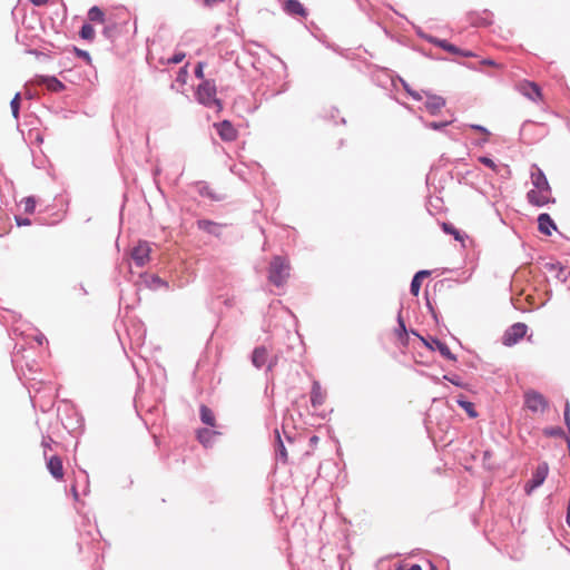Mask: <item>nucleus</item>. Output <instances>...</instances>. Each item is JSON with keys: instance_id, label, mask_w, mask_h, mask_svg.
Instances as JSON below:
<instances>
[{"instance_id": "f257e3e1", "label": "nucleus", "mask_w": 570, "mask_h": 570, "mask_svg": "<svg viewBox=\"0 0 570 570\" xmlns=\"http://www.w3.org/2000/svg\"><path fill=\"white\" fill-rule=\"evenodd\" d=\"M197 100L206 107L222 109L220 101L216 98V86L213 80H204L196 90Z\"/></svg>"}, {"instance_id": "f03ea898", "label": "nucleus", "mask_w": 570, "mask_h": 570, "mask_svg": "<svg viewBox=\"0 0 570 570\" xmlns=\"http://www.w3.org/2000/svg\"><path fill=\"white\" fill-rule=\"evenodd\" d=\"M289 276V265L282 257H275L269 267V281L276 286L283 285Z\"/></svg>"}, {"instance_id": "7ed1b4c3", "label": "nucleus", "mask_w": 570, "mask_h": 570, "mask_svg": "<svg viewBox=\"0 0 570 570\" xmlns=\"http://www.w3.org/2000/svg\"><path fill=\"white\" fill-rule=\"evenodd\" d=\"M524 406L533 413H543L548 406V400L535 390H527L524 392Z\"/></svg>"}, {"instance_id": "20e7f679", "label": "nucleus", "mask_w": 570, "mask_h": 570, "mask_svg": "<svg viewBox=\"0 0 570 570\" xmlns=\"http://www.w3.org/2000/svg\"><path fill=\"white\" fill-rule=\"evenodd\" d=\"M527 325L523 323H515L510 326L503 334L502 343L505 346H512L520 342L527 334Z\"/></svg>"}, {"instance_id": "39448f33", "label": "nucleus", "mask_w": 570, "mask_h": 570, "mask_svg": "<svg viewBox=\"0 0 570 570\" xmlns=\"http://www.w3.org/2000/svg\"><path fill=\"white\" fill-rule=\"evenodd\" d=\"M548 473H549V466H548V463L543 462V463H540L533 474H532V478L527 482L525 487H524V491L530 494L534 489H537L538 487H540L544 480L547 479L548 476Z\"/></svg>"}, {"instance_id": "423d86ee", "label": "nucleus", "mask_w": 570, "mask_h": 570, "mask_svg": "<svg viewBox=\"0 0 570 570\" xmlns=\"http://www.w3.org/2000/svg\"><path fill=\"white\" fill-rule=\"evenodd\" d=\"M151 248L147 242H139L131 252V257L137 266H145L150 259Z\"/></svg>"}, {"instance_id": "0eeeda50", "label": "nucleus", "mask_w": 570, "mask_h": 570, "mask_svg": "<svg viewBox=\"0 0 570 570\" xmlns=\"http://www.w3.org/2000/svg\"><path fill=\"white\" fill-rule=\"evenodd\" d=\"M528 202L534 206L542 207L553 202L551 191H543L542 189H531L527 194Z\"/></svg>"}, {"instance_id": "6e6552de", "label": "nucleus", "mask_w": 570, "mask_h": 570, "mask_svg": "<svg viewBox=\"0 0 570 570\" xmlns=\"http://www.w3.org/2000/svg\"><path fill=\"white\" fill-rule=\"evenodd\" d=\"M518 89L531 100H542L541 89L535 82L523 80L518 85Z\"/></svg>"}, {"instance_id": "1a4fd4ad", "label": "nucleus", "mask_w": 570, "mask_h": 570, "mask_svg": "<svg viewBox=\"0 0 570 570\" xmlns=\"http://www.w3.org/2000/svg\"><path fill=\"white\" fill-rule=\"evenodd\" d=\"M531 183L535 189H542L546 193L551 191L550 184L544 173L537 165H533L532 167Z\"/></svg>"}, {"instance_id": "9d476101", "label": "nucleus", "mask_w": 570, "mask_h": 570, "mask_svg": "<svg viewBox=\"0 0 570 570\" xmlns=\"http://www.w3.org/2000/svg\"><path fill=\"white\" fill-rule=\"evenodd\" d=\"M219 137L225 141H234L237 138V130L228 120L215 124Z\"/></svg>"}, {"instance_id": "9b49d317", "label": "nucleus", "mask_w": 570, "mask_h": 570, "mask_svg": "<svg viewBox=\"0 0 570 570\" xmlns=\"http://www.w3.org/2000/svg\"><path fill=\"white\" fill-rule=\"evenodd\" d=\"M424 344L432 351H439L440 354L446 360H456L454 354L450 351L449 346L438 338L432 337L430 341H424Z\"/></svg>"}, {"instance_id": "f8f14e48", "label": "nucleus", "mask_w": 570, "mask_h": 570, "mask_svg": "<svg viewBox=\"0 0 570 570\" xmlns=\"http://www.w3.org/2000/svg\"><path fill=\"white\" fill-rule=\"evenodd\" d=\"M431 42L452 55H460L463 57H474L475 56L472 51L462 50V49L458 48L456 46L448 42L446 40L433 38V39H431Z\"/></svg>"}, {"instance_id": "ddd939ff", "label": "nucleus", "mask_w": 570, "mask_h": 570, "mask_svg": "<svg viewBox=\"0 0 570 570\" xmlns=\"http://www.w3.org/2000/svg\"><path fill=\"white\" fill-rule=\"evenodd\" d=\"M37 85H45L48 90L59 92L65 89V85L56 77L37 76L33 80Z\"/></svg>"}, {"instance_id": "4468645a", "label": "nucleus", "mask_w": 570, "mask_h": 570, "mask_svg": "<svg viewBox=\"0 0 570 570\" xmlns=\"http://www.w3.org/2000/svg\"><path fill=\"white\" fill-rule=\"evenodd\" d=\"M196 225H197L198 229H200L207 234L214 235L216 237H219L222 234L223 225L219 223H216V222H213L209 219H198Z\"/></svg>"}, {"instance_id": "2eb2a0df", "label": "nucleus", "mask_w": 570, "mask_h": 570, "mask_svg": "<svg viewBox=\"0 0 570 570\" xmlns=\"http://www.w3.org/2000/svg\"><path fill=\"white\" fill-rule=\"evenodd\" d=\"M47 469L49 470L50 474L57 479L62 480L63 479V465L62 460L58 455L51 456L47 462Z\"/></svg>"}, {"instance_id": "dca6fc26", "label": "nucleus", "mask_w": 570, "mask_h": 570, "mask_svg": "<svg viewBox=\"0 0 570 570\" xmlns=\"http://www.w3.org/2000/svg\"><path fill=\"white\" fill-rule=\"evenodd\" d=\"M326 400V392L322 389L320 382L314 381L311 391V403L313 407H318L324 404Z\"/></svg>"}, {"instance_id": "f3484780", "label": "nucleus", "mask_w": 570, "mask_h": 570, "mask_svg": "<svg viewBox=\"0 0 570 570\" xmlns=\"http://www.w3.org/2000/svg\"><path fill=\"white\" fill-rule=\"evenodd\" d=\"M284 10L291 16H298L302 18L307 16L306 9L298 0H286L284 2Z\"/></svg>"}, {"instance_id": "a211bd4d", "label": "nucleus", "mask_w": 570, "mask_h": 570, "mask_svg": "<svg viewBox=\"0 0 570 570\" xmlns=\"http://www.w3.org/2000/svg\"><path fill=\"white\" fill-rule=\"evenodd\" d=\"M444 106H445L444 98H442L440 96H435V95H428L426 101H425V107L432 115L438 114Z\"/></svg>"}, {"instance_id": "6ab92c4d", "label": "nucleus", "mask_w": 570, "mask_h": 570, "mask_svg": "<svg viewBox=\"0 0 570 570\" xmlns=\"http://www.w3.org/2000/svg\"><path fill=\"white\" fill-rule=\"evenodd\" d=\"M538 227H539V230L544 235H551V230L556 229V225H554L553 220L546 213L539 215Z\"/></svg>"}, {"instance_id": "aec40b11", "label": "nucleus", "mask_w": 570, "mask_h": 570, "mask_svg": "<svg viewBox=\"0 0 570 570\" xmlns=\"http://www.w3.org/2000/svg\"><path fill=\"white\" fill-rule=\"evenodd\" d=\"M267 358L268 352L265 347H257L254 350L252 355V362L256 367L261 368L263 365H265Z\"/></svg>"}, {"instance_id": "412c9836", "label": "nucleus", "mask_w": 570, "mask_h": 570, "mask_svg": "<svg viewBox=\"0 0 570 570\" xmlns=\"http://www.w3.org/2000/svg\"><path fill=\"white\" fill-rule=\"evenodd\" d=\"M429 275H430L429 271H420V272H417L414 275V277H413V279L411 282V289H410L412 295H414V296L419 295L420 288H421V284H422V279L424 277H428Z\"/></svg>"}, {"instance_id": "4be33fe9", "label": "nucleus", "mask_w": 570, "mask_h": 570, "mask_svg": "<svg viewBox=\"0 0 570 570\" xmlns=\"http://www.w3.org/2000/svg\"><path fill=\"white\" fill-rule=\"evenodd\" d=\"M200 419L204 424L209 425V426H215V423H216L215 415L212 412V410L209 407H207L206 405L200 406Z\"/></svg>"}, {"instance_id": "5701e85b", "label": "nucleus", "mask_w": 570, "mask_h": 570, "mask_svg": "<svg viewBox=\"0 0 570 570\" xmlns=\"http://www.w3.org/2000/svg\"><path fill=\"white\" fill-rule=\"evenodd\" d=\"M215 434H217L215 431L202 429L197 432V439L203 445L208 446Z\"/></svg>"}, {"instance_id": "b1692460", "label": "nucleus", "mask_w": 570, "mask_h": 570, "mask_svg": "<svg viewBox=\"0 0 570 570\" xmlns=\"http://www.w3.org/2000/svg\"><path fill=\"white\" fill-rule=\"evenodd\" d=\"M441 227L444 233L452 235L455 238V240H458L460 243L464 242V236L462 235V233L459 229H456L452 224L442 223Z\"/></svg>"}, {"instance_id": "393cba45", "label": "nucleus", "mask_w": 570, "mask_h": 570, "mask_svg": "<svg viewBox=\"0 0 570 570\" xmlns=\"http://www.w3.org/2000/svg\"><path fill=\"white\" fill-rule=\"evenodd\" d=\"M88 18L92 22L104 23L105 22V13L99 7H92L88 11Z\"/></svg>"}, {"instance_id": "a878e982", "label": "nucleus", "mask_w": 570, "mask_h": 570, "mask_svg": "<svg viewBox=\"0 0 570 570\" xmlns=\"http://www.w3.org/2000/svg\"><path fill=\"white\" fill-rule=\"evenodd\" d=\"M80 37L85 40H92L95 38V29L91 24H83L80 30Z\"/></svg>"}, {"instance_id": "bb28decb", "label": "nucleus", "mask_w": 570, "mask_h": 570, "mask_svg": "<svg viewBox=\"0 0 570 570\" xmlns=\"http://www.w3.org/2000/svg\"><path fill=\"white\" fill-rule=\"evenodd\" d=\"M458 403L461 407H463L470 417H476L478 413L474 410L473 403L464 400H458Z\"/></svg>"}, {"instance_id": "cd10ccee", "label": "nucleus", "mask_w": 570, "mask_h": 570, "mask_svg": "<svg viewBox=\"0 0 570 570\" xmlns=\"http://www.w3.org/2000/svg\"><path fill=\"white\" fill-rule=\"evenodd\" d=\"M484 13L487 14V17H484V18H481V17L474 18L473 13H471L472 23L476 24V26H490L492 23V19L488 11H484Z\"/></svg>"}, {"instance_id": "c85d7f7f", "label": "nucleus", "mask_w": 570, "mask_h": 570, "mask_svg": "<svg viewBox=\"0 0 570 570\" xmlns=\"http://www.w3.org/2000/svg\"><path fill=\"white\" fill-rule=\"evenodd\" d=\"M21 204L23 205V209L28 214H32L36 208V199L33 197H26L21 200Z\"/></svg>"}, {"instance_id": "c756f323", "label": "nucleus", "mask_w": 570, "mask_h": 570, "mask_svg": "<svg viewBox=\"0 0 570 570\" xmlns=\"http://www.w3.org/2000/svg\"><path fill=\"white\" fill-rule=\"evenodd\" d=\"M10 107L12 110V115L16 119L19 117V109H20V94H16L13 99L10 102Z\"/></svg>"}, {"instance_id": "7c9ffc66", "label": "nucleus", "mask_w": 570, "mask_h": 570, "mask_svg": "<svg viewBox=\"0 0 570 570\" xmlns=\"http://www.w3.org/2000/svg\"><path fill=\"white\" fill-rule=\"evenodd\" d=\"M479 161L492 169L494 173L499 171V166L491 158L482 156L479 158Z\"/></svg>"}, {"instance_id": "2f4dec72", "label": "nucleus", "mask_w": 570, "mask_h": 570, "mask_svg": "<svg viewBox=\"0 0 570 570\" xmlns=\"http://www.w3.org/2000/svg\"><path fill=\"white\" fill-rule=\"evenodd\" d=\"M188 63H186L184 67H181L178 71V75H177V81L180 82L181 85H185L186 81H187V77H188Z\"/></svg>"}, {"instance_id": "473e14b6", "label": "nucleus", "mask_w": 570, "mask_h": 570, "mask_svg": "<svg viewBox=\"0 0 570 570\" xmlns=\"http://www.w3.org/2000/svg\"><path fill=\"white\" fill-rule=\"evenodd\" d=\"M279 438V435L277 436ZM278 450H277V455L282 459L283 462H287V459H288V455H287V451L284 446V444L282 443L281 439H278Z\"/></svg>"}, {"instance_id": "72a5a7b5", "label": "nucleus", "mask_w": 570, "mask_h": 570, "mask_svg": "<svg viewBox=\"0 0 570 570\" xmlns=\"http://www.w3.org/2000/svg\"><path fill=\"white\" fill-rule=\"evenodd\" d=\"M185 52H177L167 60V63H180L185 59Z\"/></svg>"}, {"instance_id": "f704fd0d", "label": "nucleus", "mask_w": 570, "mask_h": 570, "mask_svg": "<svg viewBox=\"0 0 570 570\" xmlns=\"http://www.w3.org/2000/svg\"><path fill=\"white\" fill-rule=\"evenodd\" d=\"M204 67H205L204 62H198L196 68H195V76L198 79H204Z\"/></svg>"}, {"instance_id": "c9c22d12", "label": "nucleus", "mask_w": 570, "mask_h": 570, "mask_svg": "<svg viewBox=\"0 0 570 570\" xmlns=\"http://www.w3.org/2000/svg\"><path fill=\"white\" fill-rule=\"evenodd\" d=\"M399 324H400V331L397 332V335L400 336V338H403L406 336V328H405L404 322L402 321L401 316H399Z\"/></svg>"}, {"instance_id": "e433bc0d", "label": "nucleus", "mask_w": 570, "mask_h": 570, "mask_svg": "<svg viewBox=\"0 0 570 570\" xmlns=\"http://www.w3.org/2000/svg\"><path fill=\"white\" fill-rule=\"evenodd\" d=\"M491 458H492V453H491L490 451H485V452L483 453V462H484V464H488V468H489V469H491V468H492V465L490 464V460H491Z\"/></svg>"}, {"instance_id": "4c0bfd02", "label": "nucleus", "mask_w": 570, "mask_h": 570, "mask_svg": "<svg viewBox=\"0 0 570 570\" xmlns=\"http://www.w3.org/2000/svg\"><path fill=\"white\" fill-rule=\"evenodd\" d=\"M564 421H566V424L568 425V429L570 430V409H569V403L566 404Z\"/></svg>"}, {"instance_id": "58836bf2", "label": "nucleus", "mask_w": 570, "mask_h": 570, "mask_svg": "<svg viewBox=\"0 0 570 570\" xmlns=\"http://www.w3.org/2000/svg\"><path fill=\"white\" fill-rule=\"evenodd\" d=\"M446 125H448V122H434V121H433V122H431V124L429 125V127H430V128H432V129H434V130H438V129L443 128V127H444V126H446Z\"/></svg>"}, {"instance_id": "ea45409f", "label": "nucleus", "mask_w": 570, "mask_h": 570, "mask_svg": "<svg viewBox=\"0 0 570 570\" xmlns=\"http://www.w3.org/2000/svg\"><path fill=\"white\" fill-rule=\"evenodd\" d=\"M471 128L474 129V130H478V131H480V132H482V134H484L487 136L490 135V132L484 127H482L480 125H471Z\"/></svg>"}, {"instance_id": "a19ab883", "label": "nucleus", "mask_w": 570, "mask_h": 570, "mask_svg": "<svg viewBox=\"0 0 570 570\" xmlns=\"http://www.w3.org/2000/svg\"><path fill=\"white\" fill-rule=\"evenodd\" d=\"M16 222L19 226H27V225H30V219L28 218H20V217H16Z\"/></svg>"}, {"instance_id": "79ce46f5", "label": "nucleus", "mask_w": 570, "mask_h": 570, "mask_svg": "<svg viewBox=\"0 0 570 570\" xmlns=\"http://www.w3.org/2000/svg\"><path fill=\"white\" fill-rule=\"evenodd\" d=\"M396 570H422V568L419 564H413L411 567H400Z\"/></svg>"}, {"instance_id": "37998d69", "label": "nucleus", "mask_w": 570, "mask_h": 570, "mask_svg": "<svg viewBox=\"0 0 570 570\" xmlns=\"http://www.w3.org/2000/svg\"><path fill=\"white\" fill-rule=\"evenodd\" d=\"M35 6H46L49 0H29Z\"/></svg>"}, {"instance_id": "c03bdc74", "label": "nucleus", "mask_w": 570, "mask_h": 570, "mask_svg": "<svg viewBox=\"0 0 570 570\" xmlns=\"http://www.w3.org/2000/svg\"><path fill=\"white\" fill-rule=\"evenodd\" d=\"M78 56L85 58L86 60H90V56L87 51L78 50Z\"/></svg>"}, {"instance_id": "a18cd8bd", "label": "nucleus", "mask_w": 570, "mask_h": 570, "mask_svg": "<svg viewBox=\"0 0 570 570\" xmlns=\"http://www.w3.org/2000/svg\"><path fill=\"white\" fill-rule=\"evenodd\" d=\"M483 63L484 65H489V66H494L495 65L494 61H492V60H484Z\"/></svg>"}, {"instance_id": "49530a36", "label": "nucleus", "mask_w": 570, "mask_h": 570, "mask_svg": "<svg viewBox=\"0 0 570 570\" xmlns=\"http://www.w3.org/2000/svg\"><path fill=\"white\" fill-rule=\"evenodd\" d=\"M431 570H438L434 564H431Z\"/></svg>"}, {"instance_id": "de8ad7c7", "label": "nucleus", "mask_w": 570, "mask_h": 570, "mask_svg": "<svg viewBox=\"0 0 570 570\" xmlns=\"http://www.w3.org/2000/svg\"><path fill=\"white\" fill-rule=\"evenodd\" d=\"M206 2H209V0H206Z\"/></svg>"}]
</instances>
